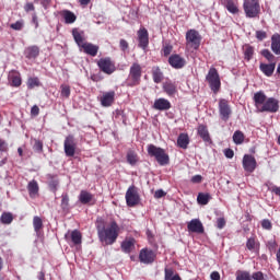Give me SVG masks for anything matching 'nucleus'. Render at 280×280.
Wrapping results in <instances>:
<instances>
[{
	"label": "nucleus",
	"instance_id": "nucleus-62",
	"mask_svg": "<svg viewBox=\"0 0 280 280\" xmlns=\"http://www.w3.org/2000/svg\"><path fill=\"white\" fill-rule=\"evenodd\" d=\"M166 192L163 189H159L154 192V198H163L165 197Z\"/></svg>",
	"mask_w": 280,
	"mask_h": 280
},
{
	"label": "nucleus",
	"instance_id": "nucleus-51",
	"mask_svg": "<svg viewBox=\"0 0 280 280\" xmlns=\"http://www.w3.org/2000/svg\"><path fill=\"white\" fill-rule=\"evenodd\" d=\"M33 149L35 152H38L40 154V152H43V142L40 140H35Z\"/></svg>",
	"mask_w": 280,
	"mask_h": 280
},
{
	"label": "nucleus",
	"instance_id": "nucleus-54",
	"mask_svg": "<svg viewBox=\"0 0 280 280\" xmlns=\"http://www.w3.org/2000/svg\"><path fill=\"white\" fill-rule=\"evenodd\" d=\"M224 226H226V220H224V218H219L217 220V229H224Z\"/></svg>",
	"mask_w": 280,
	"mask_h": 280
},
{
	"label": "nucleus",
	"instance_id": "nucleus-53",
	"mask_svg": "<svg viewBox=\"0 0 280 280\" xmlns=\"http://www.w3.org/2000/svg\"><path fill=\"white\" fill-rule=\"evenodd\" d=\"M268 34L265 31H257L256 32V38L258 40H266Z\"/></svg>",
	"mask_w": 280,
	"mask_h": 280
},
{
	"label": "nucleus",
	"instance_id": "nucleus-58",
	"mask_svg": "<svg viewBox=\"0 0 280 280\" xmlns=\"http://www.w3.org/2000/svg\"><path fill=\"white\" fill-rule=\"evenodd\" d=\"M224 156L226 159H233V156H235V152H233V149H225L224 150Z\"/></svg>",
	"mask_w": 280,
	"mask_h": 280
},
{
	"label": "nucleus",
	"instance_id": "nucleus-55",
	"mask_svg": "<svg viewBox=\"0 0 280 280\" xmlns=\"http://www.w3.org/2000/svg\"><path fill=\"white\" fill-rule=\"evenodd\" d=\"M246 246H247L248 250H255V238H248Z\"/></svg>",
	"mask_w": 280,
	"mask_h": 280
},
{
	"label": "nucleus",
	"instance_id": "nucleus-61",
	"mask_svg": "<svg viewBox=\"0 0 280 280\" xmlns=\"http://www.w3.org/2000/svg\"><path fill=\"white\" fill-rule=\"evenodd\" d=\"M38 113H40V108H38L37 105H34L32 108H31V115H34V117L38 116Z\"/></svg>",
	"mask_w": 280,
	"mask_h": 280
},
{
	"label": "nucleus",
	"instance_id": "nucleus-6",
	"mask_svg": "<svg viewBox=\"0 0 280 280\" xmlns=\"http://www.w3.org/2000/svg\"><path fill=\"white\" fill-rule=\"evenodd\" d=\"M206 80L213 93H218L220 91V86H222V82L220 81V74L218 73V69L210 68Z\"/></svg>",
	"mask_w": 280,
	"mask_h": 280
},
{
	"label": "nucleus",
	"instance_id": "nucleus-25",
	"mask_svg": "<svg viewBox=\"0 0 280 280\" xmlns=\"http://www.w3.org/2000/svg\"><path fill=\"white\" fill-rule=\"evenodd\" d=\"M162 89L164 91V93H166V95H168V97H174V95H176V83L172 82V81H166L163 83Z\"/></svg>",
	"mask_w": 280,
	"mask_h": 280
},
{
	"label": "nucleus",
	"instance_id": "nucleus-59",
	"mask_svg": "<svg viewBox=\"0 0 280 280\" xmlns=\"http://www.w3.org/2000/svg\"><path fill=\"white\" fill-rule=\"evenodd\" d=\"M24 10H25V12H34V10H36V8L34 7V3L27 2V3L24 5Z\"/></svg>",
	"mask_w": 280,
	"mask_h": 280
},
{
	"label": "nucleus",
	"instance_id": "nucleus-11",
	"mask_svg": "<svg viewBox=\"0 0 280 280\" xmlns=\"http://www.w3.org/2000/svg\"><path fill=\"white\" fill-rule=\"evenodd\" d=\"M243 170L247 172V174H253L255 170H257V160H255V156L250 154H245L243 156Z\"/></svg>",
	"mask_w": 280,
	"mask_h": 280
},
{
	"label": "nucleus",
	"instance_id": "nucleus-48",
	"mask_svg": "<svg viewBox=\"0 0 280 280\" xmlns=\"http://www.w3.org/2000/svg\"><path fill=\"white\" fill-rule=\"evenodd\" d=\"M11 30H15V32H21L23 30V21H16L10 25Z\"/></svg>",
	"mask_w": 280,
	"mask_h": 280
},
{
	"label": "nucleus",
	"instance_id": "nucleus-36",
	"mask_svg": "<svg viewBox=\"0 0 280 280\" xmlns=\"http://www.w3.org/2000/svg\"><path fill=\"white\" fill-rule=\"evenodd\" d=\"M198 135L199 137H201V139L203 141H210L211 138L209 137V130L207 129V127L205 125H200L198 127Z\"/></svg>",
	"mask_w": 280,
	"mask_h": 280
},
{
	"label": "nucleus",
	"instance_id": "nucleus-5",
	"mask_svg": "<svg viewBox=\"0 0 280 280\" xmlns=\"http://www.w3.org/2000/svg\"><path fill=\"white\" fill-rule=\"evenodd\" d=\"M243 10L247 19H257L261 12V7L257 0H244Z\"/></svg>",
	"mask_w": 280,
	"mask_h": 280
},
{
	"label": "nucleus",
	"instance_id": "nucleus-49",
	"mask_svg": "<svg viewBox=\"0 0 280 280\" xmlns=\"http://www.w3.org/2000/svg\"><path fill=\"white\" fill-rule=\"evenodd\" d=\"M261 226L262 229H265L266 231H271L272 230V223L270 222V220L268 219H264L261 221Z\"/></svg>",
	"mask_w": 280,
	"mask_h": 280
},
{
	"label": "nucleus",
	"instance_id": "nucleus-35",
	"mask_svg": "<svg viewBox=\"0 0 280 280\" xmlns=\"http://www.w3.org/2000/svg\"><path fill=\"white\" fill-rule=\"evenodd\" d=\"M127 163H129V165H137V163H139V155H137V152L129 150L127 152Z\"/></svg>",
	"mask_w": 280,
	"mask_h": 280
},
{
	"label": "nucleus",
	"instance_id": "nucleus-50",
	"mask_svg": "<svg viewBox=\"0 0 280 280\" xmlns=\"http://www.w3.org/2000/svg\"><path fill=\"white\" fill-rule=\"evenodd\" d=\"M250 277L253 280H266V276L261 271H256Z\"/></svg>",
	"mask_w": 280,
	"mask_h": 280
},
{
	"label": "nucleus",
	"instance_id": "nucleus-29",
	"mask_svg": "<svg viewBox=\"0 0 280 280\" xmlns=\"http://www.w3.org/2000/svg\"><path fill=\"white\" fill-rule=\"evenodd\" d=\"M135 238L131 237V238H126L125 241H122L121 243V250L122 253H132V250H135Z\"/></svg>",
	"mask_w": 280,
	"mask_h": 280
},
{
	"label": "nucleus",
	"instance_id": "nucleus-34",
	"mask_svg": "<svg viewBox=\"0 0 280 280\" xmlns=\"http://www.w3.org/2000/svg\"><path fill=\"white\" fill-rule=\"evenodd\" d=\"M243 49L245 60H247V62H250V60H253V56H255V48L250 45H245Z\"/></svg>",
	"mask_w": 280,
	"mask_h": 280
},
{
	"label": "nucleus",
	"instance_id": "nucleus-44",
	"mask_svg": "<svg viewBox=\"0 0 280 280\" xmlns=\"http://www.w3.org/2000/svg\"><path fill=\"white\" fill-rule=\"evenodd\" d=\"M260 54L266 58V60H268V62H275V55H272L268 49H262Z\"/></svg>",
	"mask_w": 280,
	"mask_h": 280
},
{
	"label": "nucleus",
	"instance_id": "nucleus-30",
	"mask_svg": "<svg viewBox=\"0 0 280 280\" xmlns=\"http://www.w3.org/2000/svg\"><path fill=\"white\" fill-rule=\"evenodd\" d=\"M177 145L182 148V150H187L189 145V135L187 133H179L177 138Z\"/></svg>",
	"mask_w": 280,
	"mask_h": 280
},
{
	"label": "nucleus",
	"instance_id": "nucleus-13",
	"mask_svg": "<svg viewBox=\"0 0 280 280\" xmlns=\"http://www.w3.org/2000/svg\"><path fill=\"white\" fill-rule=\"evenodd\" d=\"M75 148H77L75 138L73 136L66 137L63 142V150H65L66 156H75Z\"/></svg>",
	"mask_w": 280,
	"mask_h": 280
},
{
	"label": "nucleus",
	"instance_id": "nucleus-33",
	"mask_svg": "<svg viewBox=\"0 0 280 280\" xmlns=\"http://www.w3.org/2000/svg\"><path fill=\"white\" fill-rule=\"evenodd\" d=\"M164 280H183L178 273H174V269H164Z\"/></svg>",
	"mask_w": 280,
	"mask_h": 280
},
{
	"label": "nucleus",
	"instance_id": "nucleus-3",
	"mask_svg": "<svg viewBox=\"0 0 280 280\" xmlns=\"http://www.w3.org/2000/svg\"><path fill=\"white\" fill-rule=\"evenodd\" d=\"M147 152L149 156H152L158 161L159 165H170V155L165 153V150L161 147H156L154 144H149L147 147Z\"/></svg>",
	"mask_w": 280,
	"mask_h": 280
},
{
	"label": "nucleus",
	"instance_id": "nucleus-22",
	"mask_svg": "<svg viewBox=\"0 0 280 280\" xmlns=\"http://www.w3.org/2000/svg\"><path fill=\"white\" fill-rule=\"evenodd\" d=\"M39 54H40V48H38V46H31L25 48L24 50V56L28 60H36Z\"/></svg>",
	"mask_w": 280,
	"mask_h": 280
},
{
	"label": "nucleus",
	"instance_id": "nucleus-2",
	"mask_svg": "<svg viewBox=\"0 0 280 280\" xmlns=\"http://www.w3.org/2000/svg\"><path fill=\"white\" fill-rule=\"evenodd\" d=\"M253 101L257 113H279V100L266 96L264 91L254 93Z\"/></svg>",
	"mask_w": 280,
	"mask_h": 280
},
{
	"label": "nucleus",
	"instance_id": "nucleus-17",
	"mask_svg": "<svg viewBox=\"0 0 280 280\" xmlns=\"http://www.w3.org/2000/svg\"><path fill=\"white\" fill-rule=\"evenodd\" d=\"M168 65H171L173 69H183V67L187 65V61L185 58L180 57V55H171L168 58Z\"/></svg>",
	"mask_w": 280,
	"mask_h": 280
},
{
	"label": "nucleus",
	"instance_id": "nucleus-9",
	"mask_svg": "<svg viewBox=\"0 0 280 280\" xmlns=\"http://www.w3.org/2000/svg\"><path fill=\"white\" fill-rule=\"evenodd\" d=\"M97 67L103 71V73H106L107 75H113L115 73L116 69L115 63L110 58H102L97 61Z\"/></svg>",
	"mask_w": 280,
	"mask_h": 280
},
{
	"label": "nucleus",
	"instance_id": "nucleus-43",
	"mask_svg": "<svg viewBox=\"0 0 280 280\" xmlns=\"http://www.w3.org/2000/svg\"><path fill=\"white\" fill-rule=\"evenodd\" d=\"M60 89H61V97H65L66 100L69 98L71 95V86L67 84H61Z\"/></svg>",
	"mask_w": 280,
	"mask_h": 280
},
{
	"label": "nucleus",
	"instance_id": "nucleus-19",
	"mask_svg": "<svg viewBox=\"0 0 280 280\" xmlns=\"http://www.w3.org/2000/svg\"><path fill=\"white\" fill-rule=\"evenodd\" d=\"M154 110H170L172 108V103L167 101L166 98H156L153 103Z\"/></svg>",
	"mask_w": 280,
	"mask_h": 280
},
{
	"label": "nucleus",
	"instance_id": "nucleus-8",
	"mask_svg": "<svg viewBox=\"0 0 280 280\" xmlns=\"http://www.w3.org/2000/svg\"><path fill=\"white\" fill-rule=\"evenodd\" d=\"M127 207H137L141 198L139 197V189L135 185H131L125 195Z\"/></svg>",
	"mask_w": 280,
	"mask_h": 280
},
{
	"label": "nucleus",
	"instance_id": "nucleus-10",
	"mask_svg": "<svg viewBox=\"0 0 280 280\" xmlns=\"http://www.w3.org/2000/svg\"><path fill=\"white\" fill-rule=\"evenodd\" d=\"M233 110L231 109V105H229V101L225 98H221L219 101V115L223 121H229L231 118V114Z\"/></svg>",
	"mask_w": 280,
	"mask_h": 280
},
{
	"label": "nucleus",
	"instance_id": "nucleus-16",
	"mask_svg": "<svg viewBox=\"0 0 280 280\" xmlns=\"http://www.w3.org/2000/svg\"><path fill=\"white\" fill-rule=\"evenodd\" d=\"M187 229L189 233H205V225H202V222L199 221V219H192L190 222H188Z\"/></svg>",
	"mask_w": 280,
	"mask_h": 280
},
{
	"label": "nucleus",
	"instance_id": "nucleus-18",
	"mask_svg": "<svg viewBox=\"0 0 280 280\" xmlns=\"http://www.w3.org/2000/svg\"><path fill=\"white\" fill-rule=\"evenodd\" d=\"M59 15L61 16V19L63 20L66 25H73V23L75 21H78V16L75 15V13H73V11H69L67 9L61 10L59 12Z\"/></svg>",
	"mask_w": 280,
	"mask_h": 280
},
{
	"label": "nucleus",
	"instance_id": "nucleus-28",
	"mask_svg": "<svg viewBox=\"0 0 280 280\" xmlns=\"http://www.w3.org/2000/svg\"><path fill=\"white\" fill-rule=\"evenodd\" d=\"M271 51H273L276 56H280V35L278 33L271 36Z\"/></svg>",
	"mask_w": 280,
	"mask_h": 280
},
{
	"label": "nucleus",
	"instance_id": "nucleus-40",
	"mask_svg": "<svg viewBox=\"0 0 280 280\" xmlns=\"http://www.w3.org/2000/svg\"><path fill=\"white\" fill-rule=\"evenodd\" d=\"M13 220H14V218L12 217V213H10V212H3L0 217V222L2 224H12Z\"/></svg>",
	"mask_w": 280,
	"mask_h": 280
},
{
	"label": "nucleus",
	"instance_id": "nucleus-42",
	"mask_svg": "<svg viewBox=\"0 0 280 280\" xmlns=\"http://www.w3.org/2000/svg\"><path fill=\"white\" fill-rule=\"evenodd\" d=\"M236 280H253V278L250 277V272L238 270L236 271Z\"/></svg>",
	"mask_w": 280,
	"mask_h": 280
},
{
	"label": "nucleus",
	"instance_id": "nucleus-4",
	"mask_svg": "<svg viewBox=\"0 0 280 280\" xmlns=\"http://www.w3.org/2000/svg\"><path fill=\"white\" fill-rule=\"evenodd\" d=\"M141 73H142L141 65H139L138 62L132 63L129 69V74L126 80V85L131 88L139 86L141 84Z\"/></svg>",
	"mask_w": 280,
	"mask_h": 280
},
{
	"label": "nucleus",
	"instance_id": "nucleus-63",
	"mask_svg": "<svg viewBox=\"0 0 280 280\" xmlns=\"http://www.w3.org/2000/svg\"><path fill=\"white\" fill-rule=\"evenodd\" d=\"M32 23L35 25V30H38V16L36 13H33L32 15Z\"/></svg>",
	"mask_w": 280,
	"mask_h": 280
},
{
	"label": "nucleus",
	"instance_id": "nucleus-14",
	"mask_svg": "<svg viewBox=\"0 0 280 280\" xmlns=\"http://www.w3.org/2000/svg\"><path fill=\"white\" fill-rule=\"evenodd\" d=\"M138 46L140 47V49H148V46L150 45V34L148 33V28L141 27L138 31Z\"/></svg>",
	"mask_w": 280,
	"mask_h": 280
},
{
	"label": "nucleus",
	"instance_id": "nucleus-64",
	"mask_svg": "<svg viewBox=\"0 0 280 280\" xmlns=\"http://www.w3.org/2000/svg\"><path fill=\"white\" fill-rule=\"evenodd\" d=\"M210 279H211V280H220V272L213 271V272L210 275Z\"/></svg>",
	"mask_w": 280,
	"mask_h": 280
},
{
	"label": "nucleus",
	"instance_id": "nucleus-41",
	"mask_svg": "<svg viewBox=\"0 0 280 280\" xmlns=\"http://www.w3.org/2000/svg\"><path fill=\"white\" fill-rule=\"evenodd\" d=\"M233 141L236 145H242L244 143V133L240 130L233 133Z\"/></svg>",
	"mask_w": 280,
	"mask_h": 280
},
{
	"label": "nucleus",
	"instance_id": "nucleus-60",
	"mask_svg": "<svg viewBox=\"0 0 280 280\" xmlns=\"http://www.w3.org/2000/svg\"><path fill=\"white\" fill-rule=\"evenodd\" d=\"M119 47H120L121 51H126V49H128V47H129L128 42L126 39H120Z\"/></svg>",
	"mask_w": 280,
	"mask_h": 280
},
{
	"label": "nucleus",
	"instance_id": "nucleus-39",
	"mask_svg": "<svg viewBox=\"0 0 280 280\" xmlns=\"http://www.w3.org/2000/svg\"><path fill=\"white\" fill-rule=\"evenodd\" d=\"M27 189H28L30 196H36V194H38V182L36 180L30 182Z\"/></svg>",
	"mask_w": 280,
	"mask_h": 280
},
{
	"label": "nucleus",
	"instance_id": "nucleus-23",
	"mask_svg": "<svg viewBox=\"0 0 280 280\" xmlns=\"http://www.w3.org/2000/svg\"><path fill=\"white\" fill-rule=\"evenodd\" d=\"M9 82L11 86H21L22 84L21 73L16 70H11L9 72Z\"/></svg>",
	"mask_w": 280,
	"mask_h": 280
},
{
	"label": "nucleus",
	"instance_id": "nucleus-57",
	"mask_svg": "<svg viewBox=\"0 0 280 280\" xmlns=\"http://www.w3.org/2000/svg\"><path fill=\"white\" fill-rule=\"evenodd\" d=\"M190 182L194 183L195 185H198V184L202 183V176L201 175H195V176L191 177Z\"/></svg>",
	"mask_w": 280,
	"mask_h": 280
},
{
	"label": "nucleus",
	"instance_id": "nucleus-12",
	"mask_svg": "<svg viewBox=\"0 0 280 280\" xmlns=\"http://www.w3.org/2000/svg\"><path fill=\"white\" fill-rule=\"evenodd\" d=\"M156 259V254L152 249L143 248L140 250L139 260L141 264H145L147 266L150 264H154Z\"/></svg>",
	"mask_w": 280,
	"mask_h": 280
},
{
	"label": "nucleus",
	"instance_id": "nucleus-37",
	"mask_svg": "<svg viewBox=\"0 0 280 280\" xmlns=\"http://www.w3.org/2000/svg\"><path fill=\"white\" fill-rule=\"evenodd\" d=\"M209 200H211L210 194L199 192L197 196L198 205H209Z\"/></svg>",
	"mask_w": 280,
	"mask_h": 280
},
{
	"label": "nucleus",
	"instance_id": "nucleus-31",
	"mask_svg": "<svg viewBox=\"0 0 280 280\" xmlns=\"http://www.w3.org/2000/svg\"><path fill=\"white\" fill-rule=\"evenodd\" d=\"M152 78L155 84H161L163 82V71H161V68L159 67L152 68Z\"/></svg>",
	"mask_w": 280,
	"mask_h": 280
},
{
	"label": "nucleus",
	"instance_id": "nucleus-47",
	"mask_svg": "<svg viewBox=\"0 0 280 280\" xmlns=\"http://www.w3.org/2000/svg\"><path fill=\"white\" fill-rule=\"evenodd\" d=\"M61 208L63 209V211H66V209H69V195L67 194L61 196Z\"/></svg>",
	"mask_w": 280,
	"mask_h": 280
},
{
	"label": "nucleus",
	"instance_id": "nucleus-45",
	"mask_svg": "<svg viewBox=\"0 0 280 280\" xmlns=\"http://www.w3.org/2000/svg\"><path fill=\"white\" fill-rule=\"evenodd\" d=\"M28 89H36V86H40V81L38 78H30L27 81Z\"/></svg>",
	"mask_w": 280,
	"mask_h": 280
},
{
	"label": "nucleus",
	"instance_id": "nucleus-21",
	"mask_svg": "<svg viewBox=\"0 0 280 280\" xmlns=\"http://www.w3.org/2000/svg\"><path fill=\"white\" fill-rule=\"evenodd\" d=\"M81 49H83L84 54L92 56L93 58H95V56H97V51H100V47L92 43H85L81 46Z\"/></svg>",
	"mask_w": 280,
	"mask_h": 280
},
{
	"label": "nucleus",
	"instance_id": "nucleus-15",
	"mask_svg": "<svg viewBox=\"0 0 280 280\" xmlns=\"http://www.w3.org/2000/svg\"><path fill=\"white\" fill-rule=\"evenodd\" d=\"M79 202L81 205H95L97 202V199H95V195L89 192L88 190H81L79 195Z\"/></svg>",
	"mask_w": 280,
	"mask_h": 280
},
{
	"label": "nucleus",
	"instance_id": "nucleus-38",
	"mask_svg": "<svg viewBox=\"0 0 280 280\" xmlns=\"http://www.w3.org/2000/svg\"><path fill=\"white\" fill-rule=\"evenodd\" d=\"M33 226L35 233L38 235V233H40V230L43 229V219H40V217H34Z\"/></svg>",
	"mask_w": 280,
	"mask_h": 280
},
{
	"label": "nucleus",
	"instance_id": "nucleus-32",
	"mask_svg": "<svg viewBox=\"0 0 280 280\" xmlns=\"http://www.w3.org/2000/svg\"><path fill=\"white\" fill-rule=\"evenodd\" d=\"M225 8L230 14H238L240 8L237 7V2L234 0H226Z\"/></svg>",
	"mask_w": 280,
	"mask_h": 280
},
{
	"label": "nucleus",
	"instance_id": "nucleus-27",
	"mask_svg": "<svg viewBox=\"0 0 280 280\" xmlns=\"http://www.w3.org/2000/svg\"><path fill=\"white\" fill-rule=\"evenodd\" d=\"M72 36H73L74 43H77L78 47L82 48V45H84L86 43V42H84V31H79L78 28H73Z\"/></svg>",
	"mask_w": 280,
	"mask_h": 280
},
{
	"label": "nucleus",
	"instance_id": "nucleus-56",
	"mask_svg": "<svg viewBox=\"0 0 280 280\" xmlns=\"http://www.w3.org/2000/svg\"><path fill=\"white\" fill-rule=\"evenodd\" d=\"M8 151V142L5 140L0 138V152H7Z\"/></svg>",
	"mask_w": 280,
	"mask_h": 280
},
{
	"label": "nucleus",
	"instance_id": "nucleus-24",
	"mask_svg": "<svg viewBox=\"0 0 280 280\" xmlns=\"http://www.w3.org/2000/svg\"><path fill=\"white\" fill-rule=\"evenodd\" d=\"M65 237H66V240H69V237H70V240L74 246H79V244H82V233H80V231H78V230L72 231L70 234L67 233L65 235Z\"/></svg>",
	"mask_w": 280,
	"mask_h": 280
},
{
	"label": "nucleus",
	"instance_id": "nucleus-1",
	"mask_svg": "<svg viewBox=\"0 0 280 280\" xmlns=\"http://www.w3.org/2000/svg\"><path fill=\"white\" fill-rule=\"evenodd\" d=\"M95 226L103 246H113L117 242V237H119V224H117V221L113 219L106 221L104 218L98 217Z\"/></svg>",
	"mask_w": 280,
	"mask_h": 280
},
{
	"label": "nucleus",
	"instance_id": "nucleus-52",
	"mask_svg": "<svg viewBox=\"0 0 280 280\" xmlns=\"http://www.w3.org/2000/svg\"><path fill=\"white\" fill-rule=\"evenodd\" d=\"M172 49H174V47L172 45L167 44L162 48V51H163L164 56L167 57V56H170V54H172Z\"/></svg>",
	"mask_w": 280,
	"mask_h": 280
},
{
	"label": "nucleus",
	"instance_id": "nucleus-7",
	"mask_svg": "<svg viewBox=\"0 0 280 280\" xmlns=\"http://www.w3.org/2000/svg\"><path fill=\"white\" fill-rule=\"evenodd\" d=\"M200 43H202V36L196 30H189L186 33V45L190 49L198 50L200 49Z\"/></svg>",
	"mask_w": 280,
	"mask_h": 280
},
{
	"label": "nucleus",
	"instance_id": "nucleus-26",
	"mask_svg": "<svg viewBox=\"0 0 280 280\" xmlns=\"http://www.w3.org/2000/svg\"><path fill=\"white\" fill-rule=\"evenodd\" d=\"M113 102H115V92L114 91L106 92L105 94H103V96L101 98L102 106H104V107L113 106Z\"/></svg>",
	"mask_w": 280,
	"mask_h": 280
},
{
	"label": "nucleus",
	"instance_id": "nucleus-46",
	"mask_svg": "<svg viewBox=\"0 0 280 280\" xmlns=\"http://www.w3.org/2000/svg\"><path fill=\"white\" fill-rule=\"evenodd\" d=\"M266 246L269 250V253H275L277 250V241L276 240H269L267 243H266Z\"/></svg>",
	"mask_w": 280,
	"mask_h": 280
},
{
	"label": "nucleus",
	"instance_id": "nucleus-20",
	"mask_svg": "<svg viewBox=\"0 0 280 280\" xmlns=\"http://www.w3.org/2000/svg\"><path fill=\"white\" fill-rule=\"evenodd\" d=\"M259 69L264 75L267 78H272V74L275 73V69H277V63L276 62H270V63H260Z\"/></svg>",
	"mask_w": 280,
	"mask_h": 280
}]
</instances>
